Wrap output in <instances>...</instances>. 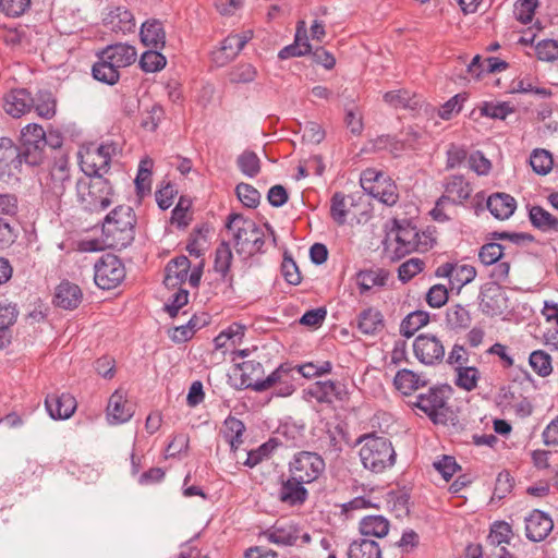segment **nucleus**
I'll return each mask as SVG.
<instances>
[{
  "instance_id": "obj_1",
  "label": "nucleus",
  "mask_w": 558,
  "mask_h": 558,
  "mask_svg": "<svg viewBox=\"0 0 558 558\" xmlns=\"http://www.w3.org/2000/svg\"><path fill=\"white\" fill-rule=\"evenodd\" d=\"M136 217L130 206H118L110 211L102 225V232L108 246L122 250L135 238Z\"/></svg>"
},
{
  "instance_id": "obj_2",
  "label": "nucleus",
  "mask_w": 558,
  "mask_h": 558,
  "mask_svg": "<svg viewBox=\"0 0 558 558\" xmlns=\"http://www.w3.org/2000/svg\"><path fill=\"white\" fill-rule=\"evenodd\" d=\"M362 442L360 458L365 469L380 473L396 462V451L391 441L374 434L364 435L359 439Z\"/></svg>"
},
{
  "instance_id": "obj_3",
  "label": "nucleus",
  "mask_w": 558,
  "mask_h": 558,
  "mask_svg": "<svg viewBox=\"0 0 558 558\" xmlns=\"http://www.w3.org/2000/svg\"><path fill=\"white\" fill-rule=\"evenodd\" d=\"M76 193L86 210L100 211L111 204L112 186L102 175L83 177L76 181Z\"/></svg>"
},
{
  "instance_id": "obj_4",
  "label": "nucleus",
  "mask_w": 558,
  "mask_h": 558,
  "mask_svg": "<svg viewBox=\"0 0 558 558\" xmlns=\"http://www.w3.org/2000/svg\"><path fill=\"white\" fill-rule=\"evenodd\" d=\"M72 186L69 158L64 155L54 158V162L46 178L43 196L53 209L61 208V199Z\"/></svg>"
},
{
  "instance_id": "obj_5",
  "label": "nucleus",
  "mask_w": 558,
  "mask_h": 558,
  "mask_svg": "<svg viewBox=\"0 0 558 558\" xmlns=\"http://www.w3.org/2000/svg\"><path fill=\"white\" fill-rule=\"evenodd\" d=\"M21 151L27 166H39L45 159L46 132L41 125L31 123L22 130Z\"/></svg>"
},
{
  "instance_id": "obj_6",
  "label": "nucleus",
  "mask_w": 558,
  "mask_h": 558,
  "mask_svg": "<svg viewBox=\"0 0 558 558\" xmlns=\"http://www.w3.org/2000/svg\"><path fill=\"white\" fill-rule=\"evenodd\" d=\"M361 186L365 192L387 206H392L398 202L399 195L395 182L373 169L363 171Z\"/></svg>"
},
{
  "instance_id": "obj_7",
  "label": "nucleus",
  "mask_w": 558,
  "mask_h": 558,
  "mask_svg": "<svg viewBox=\"0 0 558 558\" xmlns=\"http://www.w3.org/2000/svg\"><path fill=\"white\" fill-rule=\"evenodd\" d=\"M95 283L104 290H110L119 286L125 277V268L114 254H105L94 266Z\"/></svg>"
},
{
  "instance_id": "obj_8",
  "label": "nucleus",
  "mask_w": 558,
  "mask_h": 558,
  "mask_svg": "<svg viewBox=\"0 0 558 558\" xmlns=\"http://www.w3.org/2000/svg\"><path fill=\"white\" fill-rule=\"evenodd\" d=\"M325 461L316 452L301 451L295 454L290 465V472L294 480L306 484L316 481L325 471Z\"/></svg>"
},
{
  "instance_id": "obj_9",
  "label": "nucleus",
  "mask_w": 558,
  "mask_h": 558,
  "mask_svg": "<svg viewBox=\"0 0 558 558\" xmlns=\"http://www.w3.org/2000/svg\"><path fill=\"white\" fill-rule=\"evenodd\" d=\"M24 156L19 146L9 137L0 138V180L9 182L19 180Z\"/></svg>"
},
{
  "instance_id": "obj_10",
  "label": "nucleus",
  "mask_w": 558,
  "mask_h": 558,
  "mask_svg": "<svg viewBox=\"0 0 558 558\" xmlns=\"http://www.w3.org/2000/svg\"><path fill=\"white\" fill-rule=\"evenodd\" d=\"M415 357L425 365H435L445 357V345L435 335L421 333L413 342Z\"/></svg>"
},
{
  "instance_id": "obj_11",
  "label": "nucleus",
  "mask_w": 558,
  "mask_h": 558,
  "mask_svg": "<svg viewBox=\"0 0 558 558\" xmlns=\"http://www.w3.org/2000/svg\"><path fill=\"white\" fill-rule=\"evenodd\" d=\"M228 230L233 231L234 245L238 252H246L254 239L258 234L259 227L251 219L244 218L240 214H231L226 223Z\"/></svg>"
},
{
  "instance_id": "obj_12",
  "label": "nucleus",
  "mask_w": 558,
  "mask_h": 558,
  "mask_svg": "<svg viewBox=\"0 0 558 558\" xmlns=\"http://www.w3.org/2000/svg\"><path fill=\"white\" fill-rule=\"evenodd\" d=\"M413 404L428 415L434 423L445 422L446 415L442 410L446 399L442 389L429 388L426 393L418 395Z\"/></svg>"
},
{
  "instance_id": "obj_13",
  "label": "nucleus",
  "mask_w": 558,
  "mask_h": 558,
  "mask_svg": "<svg viewBox=\"0 0 558 558\" xmlns=\"http://www.w3.org/2000/svg\"><path fill=\"white\" fill-rule=\"evenodd\" d=\"M117 151L118 147L114 143H105L93 150H88L82 161L86 169H90V172L86 171V173L90 177L102 175L100 172L108 171L111 158Z\"/></svg>"
},
{
  "instance_id": "obj_14",
  "label": "nucleus",
  "mask_w": 558,
  "mask_h": 558,
  "mask_svg": "<svg viewBox=\"0 0 558 558\" xmlns=\"http://www.w3.org/2000/svg\"><path fill=\"white\" fill-rule=\"evenodd\" d=\"M305 393L319 403L328 404L343 401L348 395L343 384L332 380L315 381L305 390Z\"/></svg>"
},
{
  "instance_id": "obj_15",
  "label": "nucleus",
  "mask_w": 558,
  "mask_h": 558,
  "mask_svg": "<svg viewBox=\"0 0 558 558\" xmlns=\"http://www.w3.org/2000/svg\"><path fill=\"white\" fill-rule=\"evenodd\" d=\"M393 223L396 227L397 254L405 255L421 248L420 233L415 226L407 220H395Z\"/></svg>"
},
{
  "instance_id": "obj_16",
  "label": "nucleus",
  "mask_w": 558,
  "mask_h": 558,
  "mask_svg": "<svg viewBox=\"0 0 558 558\" xmlns=\"http://www.w3.org/2000/svg\"><path fill=\"white\" fill-rule=\"evenodd\" d=\"M34 98L26 88H16L7 93L3 97V109L12 118H21L31 111Z\"/></svg>"
},
{
  "instance_id": "obj_17",
  "label": "nucleus",
  "mask_w": 558,
  "mask_h": 558,
  "mask_svg": "<svg viewBox=\"0 0 558 558\" xmlns=\"http://www.w3.org/2000/svg\"><path fill=\"white\" fill-rule=\"evenodd\" d=\"M444 190L445 193L441 196L447 197L451 205H462L470 198L473 192L470 182L460 174L447 177L444 181Z\"/></svg>"
},
{
  "instance_id": "obj_18",
  "label": "nucleus",
  "mask_w": 558,
  "mask_h": 558,
  "mask_svg": "<svg viewBox=\"0 0 558 558\" xmlns=\"http://www.w3.org/2000/svg\"><path fill=\"white\" fill-rule=\"evenodd\" d=\"M554 523L549 515L541 510H534L525 519V535L532 542L544 541L553 531Z\"/></svg>"
},
{
  "instance_id": "obj_19",
  "label": "nucleus",
  "mask_w": 558,
  "mask_h": 558,
  "mask_svg": "<svg viewBox=\"0 0 558 558\" xmlns=\"http://www.w3.org/2000/svg\"><path fill=\"white\" fill-rule=\"evenodd\" d=\"M251 38H252L251 32H248L247 34H243V35H240V34L229 35L221 43L220 49L213 53L214 61L219 65H223V64L230 62L238 56V53L244 48V46Z\"/></svg>"
},
{
  "instance_id": "obj_20",
  "label": "nucleus",
  "mask_w": 558,
  "mask_h": 558,
  "mask_svg": "<svg viewBox=\"0 0 558 558\" xmlns=\"http://www.w3.org/2000/svg\"><path fill=\"white\" fill-rule=\"evenodd\" d=\"M45 405L53 420H65L75 412L76 401L72 395L66 392L52 393L46 397Z\"/></svg>"
},
{
  "instance_id": "obj_21",
  "label": "nucleus",
  "mask_w": 558,
  "mask_h": 558,
  "mask_svg": "<svg viewBox=\"0 0 558 558\" xmlns=\"http://www.w3.org/2000/svg\"><path fill=\"white\" fill-rule=\"evenodd\" d=\"M504 304V292L497 282H486L481 287L480 305L485 314H500L502 312Z\"/></svg>"
},
{
  "instance_id": "obj_22",
  "label": "nucleus",
  "mask_w": 558,
  "mask_h": 558,
  "mask_svg": "<svg viewBox=\"0 0 558 558\" xmlns=\"http://www.w3.org/2000/svg\"><path fill=\"white\" fill-rule=\"evenodd\" d=\"M98 54H100L102 59L112 63V65L118 70L134 63L137 56L135 48L126 44L107 46Z\"/></svg>"
},
{
  "instance_id": "obj_23",
  "label": "nucleus",
  "mask_w": 558,
  "mask_h": 558,
  "mask_svg": "<svg viewBox=\"0 0 558 558\" xmlns=\"http://www.w3.org/2000/svg\"><path fill=\"white\" fill-rule=\"evenodd\" d=\"M134 414L132 405L120 390H116L109 398L107 405V420L110 424L128 422Z\"/></svg>"
},
{
  "instance_id": "obj_24",
  "label": "nucleus",
  "mask_w": 558,
  "mask_h": 558,
  "mask_svg": "<svg viewBox=\"0 0 558 558\" xmlns=\"http://www.w3.org/2000/svg\"><path fill=\"white\" fill-rule=\"evenodd\" d=\"M191 268L190 259L184 256H178L171 259L166 266V276L163 283L167 288H177L187 279L189 270Z\"/></svg>"
},
{
  "instance_id": "obj_25",
  "label": "nucleus",
  "mask_w": 558,
  "mask_h": 558,
  "mask_svg": "<svg viewBox=\"0 0 558 558\" xmlns=\"http://www.w3.org/2000/svg\"><path fill=\"white\" fill-rule=\"evenodd\" d=\"M102 21L105 26L116 33H130L135 27L133 14L121 7L109 9Z\"/></svg>"
},
{
  "instance_id": "obj_26",
  "label": "nucleus",
  "mask_w": 558,
  "mask_h": 558,
  "mask_svg": "<svg viewBox=\"0 0 558 558\" xmlns=\"http://www.w3.org/2000/svg\"><path fill=\"white\" fill-rule=\"evenodd\" d=\"M486 207L495 218L505 220L513 215L517 202L507 193H494L488 197Z\"/></svg>"
},
{
  "instance_id": "obj_27",
  "label": "nucleus",
  "mask_w": 558,
  "mask_h": 558,
  "mask_svg": "<svg viewBox=\"0 0 558 558\" xmlns=\"http://www.w3.org/2000/svg\"><path fill=\"white\" fill-rule=\"evenodd\" d=\"M304 482L291 477L283 481L279 489V500L290 506L302 505L307 498V490L304 488Z\"/></svg>"
},
{
  "instance_id": "obj_28",
  "label": "nucleus",
  "mask_w": 558,
  "mask_h": 558,
  "mask_svg": "<svg viewBox=\"0 0 558 558\" xmlns=\"http://www.w3.org/2000/svg\"><path fill=\"white\" fill-rule=\"evenodd\" d=\"M82 291L77 284L61 282L54 293V304L64 310H74L82 301Z\"/></svg>"
},
{
  "instance_id": "obj_29",
  "label": "nucleus",
  "mask_w": 558,
  "mask_h": 558,
  "mask_svg": "<svg viewBox=\"0 0 558 558\" xmlns=\"http://www.w3.org/2000/svg\"><path fill=\"white\" fill-rule=\"evenodd\" d=\"M141 40L153 49H162L166 44V32L162 23L158 20H149L143 23L141 27Z\"/></svg>"
},
{
  "instance_id": "obj_30",
  "label": "nucleus",
  "mask_w": 558,
  "mask_h": 558,
  "mask_svg": "<svg viewBox=\"0 0 558 558\" xmlns=\"http://www.w3.org/2000/svg\"><path fill=\"white\" fill-rule=\"evenodd\" d=\"M385 327L383 314L373 307L362 311L357 319V328L364 335H377Z\"/></svg>"
},
{
  "instance_id": "obj_31",
  "label": "nucleus",
  "mask_w": 558,
  "mask_h": 558,
  "mask_svg": "<svg viewBox=\"0 0 558 558\" xmlns=\"http://www.w3.org/2000/svg\"><path fill=\"white\" fill-rule=\"evenodd\" d=\"M427 379L410 369H400L393 379L396 388L403 395H411L427 385Z\"/></svg>"
},
{
  "instance_id": "obj_32",
  "label": "nucleus",
  "mask_w": 558,
  "mask_h": 558,
  "mask_svg": "<svg viewBox=\"0 0 558 558\" xmlns=\"http://www.w3.org/2000/svg\"><path fill=\"white\" fill-rule=\"evenodd\" d=\"M390 523L383 515H367L360 521V532L364 536L381 538L389 532Z\"/></svg>"
},
{
  "instance_id": "obj_33",
  "label": "nucleus",
  "mask_w": 558,
  "mask_h": 558,
  "mask_svg": "<svg viewBox=\"0 0 558 558\" xmlns=\"http://www.w3.org/2000/svg\"><path fill=\"white\" fill-rule=\"evenodd\" d=\"M267 539L278 545H296L299 530L290 524H276L265 533Z\"/></svg>"
},
{
  "instance_id": "obj_34",
  "label": "nucleus",
  "mask_w": 558,
  "mask_h": 558,
  "mask_svg": "<svg viewBox=\"0 0 558 558\" xmlns=\"http://www.w3.org/2000/svg\"><path fill=\"white\" fill-rule=\"evenodd\" d=\"M348 558H381V550L377 542L361 538L350 544Z\"/></svg>"
},
{
  "instance_id": "obj_35",
  "label": "nucleus",
  "mask_w": 558,
  "mask_h": 558,
  "mask_svg": "<svg viewBox=\"0 0 558 558\" xmlns=\"http://www.w3.org/2000/svg\"><path fill=\"white\" fill-rule=\"evenodd\" d=\"M529 218L535 228L544 232H558V219L541 206H532L529 211Z\"/></svg>"
},
{
  "instance_id": "obj_36",
  "label": "nucleus",
  "mask_w": 558,
  "mask_h": 558,
  "mask_svg": "<svg viewBox=\"0 0 558 558\" xmlns=\"http://www.w3.org/2000/svg\"><path fill=\"white\" fill-rule=\"evenodd\" d=\"M388 279V272L383 269L361 270L356 274V283L361 293L369 291L373 287H383Z\"/></svg>"
},
{
  "instance_id": "obj_37",
  "label": "nucleus",
  "mask_w": 558,
  "mask_h": 558,
  "mask_svg": "<svg viewBox=\"0 0 558 558\" xmlns=\"http://www.w3.org/2000/svg\"><path fill=\"white\" fill-rule=\"evenodd\" d=\"M98 56V61L93 65L92 73L95 80L108 84L114 85L120 78V70H118L112 63Z\"/></svg>"
},
{
  "instance_id": "obj_38",
  "label": "nucleus",
  "mask_w": 558,
  "mask_h": 558,
  "mask_svg": "<svg viewBox=\"0 0 558 558\" xmlns=\"http://www.w3.org/2000/svg\"><path fill=\"white\" fill-rule=\"evenodd\" d=\"M429 314L424 311H415L407 315L400 325V332L407 338H411L418 329L427 325Z\"/></svg>"
},
{
  "instance_id": "obj_39",
  "label": "nucleus",
  "mask_w": 558,
  "mask_h": 558,
  "mask_svg": "<svg viewBox=\"0 0 558 558\" xmlns=\"http://www.w3.org/2000/svg\"><path fill=\"white\" fill-rule=\"evenodd\" d=\"M384 100L396 109L402 108L414 110L418 105L416 97L405 89L387 92L384 95Z\"/></svg>"
},
{
  "instance_id": "obj_40",
  "label": "nucleus",
  "mask_w": 558,
  "mask_h": 558,
  "mask_svg": "<svg viewBox=\"0 0 558 558\" xmlns=\"http://www.w3.org/2000/svg\"><path fill=\"white\" fill-rule=\"evenodd\" d=\"M530 165L535 173L545 175L553 169L554 159L548 150L536 148L531 153Z\"/></svg>"
},
{
  "instance_id": "obj_41",
  "label": "nucleus",
  "mask_w": 558,
  "mask_h": 558,
  "mask_svg": "<svg viewBox=\"0 0 558 558\" xmlns=\"http://www.w3.org/2000/svg\"><path fill=\"white\" fill-rule=\"evenodd\" d=\"M446 320L451 329H466L471 325L469 311L460 304L447 308Z\"/></svg>"
},
{
  "instance_id": "obj_42",
  "label": "nucleus",
  "mask_w": 558,
  "mask_h": 558,
  "mask_svg": "<svg viewBox=\"0 0 558 558\" xmlns=\"http://www.w3.org/2000/svg\"><path fill=\"white\" fill-rule=\"evenodd\" d=\"M457 378L456 385L466 391H472L476 388L480 379V372L474 366H458L456 367Z\"/></svg>"
},
{
  "instance_id": "obj_43",
  "label": "nucleus",
  "mask_w": 558,
  "mask_h": 558,
  "mask_svg": "<svg viewBox=\"0 0 558 558\" xmlns=\"http://www.w3.org/2000/svg\"><path fill=\"white\" fill-rule=\"evenodd\" d=\"M239 367L242 372V385L254 390V384L260 381V376L264 373L263 365L257 361L251 360L243 362Z\"/></svg>"
},
{
  "instance_id": "obj_44",
  "label": "nucleus",
  "mask_w": 558,
  "mask_h": 558,
  "mask_svg": "<svg viewBox=\"0 0 558 558\" xmlns=\"http://www.w3.org/2000/svg\"><path fill=\"white\" fill-rule=\"evenodd\" d=\"M232 258L233 256L230 244L222 241L216 248L214 263L215 270L219 272L222 278L228 275Z\"/></svg>"
},
{
  "instance_id": "obj_45",
  "label": "nucleus",
  "mask_w": 558,
  "mask_h": 558,
  "mask_svg": "<svg viewBox=\"0 0 558 558\" xmlns=\"http://www.w3.org/2000/svg\"><path fill=\"white\" fill-rule=\"evenodd\" d=\"M241 172L250 178H255L260 171V160L252 150H244L236 159Z\"/></svg>"
},
{
  "instance_id": "obj_46",
  "label": "nucleus",
  "mask_w": 558,
  "mask_h": 558,
  "mask_svg": "<svg viewBox=\"0 0 558 558\" xmlns=\"http://www.w3.org/2000/svg\"><path fill=\"white\" fill-rule=\"evenodd\" d=\"M348 206L347 197L341 192H336L330 199V217L338 226L347 222Z\"/></svg>"
},
{
  "instance_id": "obj_47",
  "label": "nucleus",
  "mask_w": 558,
  "mask_h": 558,
  "mask_svg": "<svg viewBox=\"0 0 558 558\" xmlns=\"http://www.w3.org/2000/svg\"><path fill=\"white\" fill-rule=\"evenodd\" d=\"M478 110L481 117L505 120L514 111V108L509 102H484Z\"/></svg>"
},
{
  "instance_id": "obj_48",
  "label": "nucleus",
  "mask_w": 558,
  "mask_h": 558,
  "mask_svg": "<svg viewBox=\"0 0 558 558\" xmlns=\"http://www.w3.org/2000/svg\"><path fill=\"white\" fill-rule=\"evenodd\" d=\"M33 108L39 117L51 119L56 114V100L50 93H39Z\"/></svg>"
},
{
  "instance_id": "obj_49",
  "label": "nucleus",
  "mask_w": 558,
  "mask_h": 558,
  "mask_svg": "<svg viewBox=\"0 0 558 558\" xmlns=\"http://www.w3.org/2000/svg\"><path fill=\"white\" fill-rule=\"evenodd\" d=\"M529 362L535 373L542 377L548 376L553 371L550 355L542 350L532 352Z\"/></svg>"
},
{
  "instance_id": "obj_50",
  "label": "nucleus",
  "mask_w": 558,
  "mask_h": 558,
  "mask_svg": "<svg viewBox=\"0 0 558 558\" xmlns=\"http://www.w3.org/2000/svg\"><path fill=\"white\" fill-rule=\"evenodd\" d=\"M167 61L165 56L157 49L145 51L140 60V65L145 72H156L165 68Z\"/></svg>"
},
{
  "instance_id": "obj_51",
  "label": "nucleus",
  "mask_w": 558,
  "mask_h": 558,
  "mask_svg": "<svg viewBox=\"0 0 558 558\" xmlns=\"http://www.w3.org/2000/svg\"><path fill=\"white\" fill-rule=\"evenodd\" d=\"M504 248L502 245L496 242L486 243L481 247L478 258L486 266L494 265L502 259Z\"/></svg>"
},
{
  "instance_id": "obj_52",
  "label": "nucleus",
  "mask_w": 558,
  "mask_h": 558,
  "mask_svg": "<svg viewBox=\"0 0 558 558\" xmlns=\"http://www.w3.org/2000/svg\"><path fill=\"white\" fill-rule=\"evenodd\" d=\"M238 198L248 208H255L259 204L260 194L251 184L239 183L235 187Z\"/></svg>"
},
{
  "instance_id": "obj_53",
  "label": "nucleus",
  "mask_w": 558,
  "mask_h": 558,
  "mask_svg": "<svg viewBox=\"0 0 558 558\" xmlns=\"http://www.w3.org/2000/svg\"><path fill=\"white\" fill-rule=\"evenodd\" d=\"M289 377L290 369L286 368L283 365H280L266 379H260V381L254 384V390L258 392L265 391L276 384H281L286 378Z\"/></svg>"
},
{
  "instance_id": "obj_54",
  "label": "nucleus",
  "mask_w": 558,
  "mask_h": 558,
  "mask_svg": "<svg viewBox=\"0 0 558 558\" xmlns=\"http://www.w3.org/2000/svg\"><path fill=\"white\" fill-rule=\"evenodd\" d=\"M425 263L421 258H410L398 268V277L402 282L410 281L424 269Z\"/></svg>"
},
{
  "instance_id": "obj_55",
  "label": "nucleus",
  "mask_w": 558,
  "mask_h": 558,
  "mask_svg": "<svg viewBox=\"0 0 558 558\" xmlns=\"http://www.w3.org/2000/svg\"><path fill=\"white\" fill-rule=\"evenodd\" d=\"M535 52L539 60L553 62L558 59V41L544 39L536 44Z\"/></svg>"
},
{
  "instance_id": "obj_56",
  "label": "nucleus",
  "mask_w": 558,
  "mask_h": 558,
  "mask_svg": "<svg viewBox=\"0 0 558 558\" xmlns=\"http://www.w3.org/2000/svg\"><path fill=\"white\" fill-rule=\"evenodd\" d=\"M512 530L507 522H496L490 530L488 541L492 545L499 546L502 543L509 544Z\"/></svg>"
},
{
  "instance_id": "obj_57",
  "label": "nucleus",
  "mask_w": 558,
  "mask_h": 558,
  "mask_svg": "<svg viewBox=\"0 0 558 558\" xmlns=\"http://www.w3.org/2000/svg\"><path fill=\"white\" fill-rule=\"evenodd\" d=\"M537 5L538 0H518L514 5V14L520 22L530 23Z\"/></svg>"
},
{
  "instance_id": "obj_58",
  "label": "nucleus",
  "mask_w": 558,
  "mask_h": 558,
  "mask_svg": "<svg viewBox=\"0 0 558 558\" xmlns=\"http://www.w3.org/2000/svg\"><path fill=\"white\" fill-rule=\"evenodd\" d=\"M476 277V269L471 265H457L452 280V288L454 286L461 289L463 286L470 283Z\"/></svg>"
},
{
  "instance_id": "obj_59",
  "label": "nucleus",
  "mask_w": 558,
  "mask_h": 558,
  "mask_svg": "<svg viewBox=\"0 0 558 558\" xmlns=\"http://www.w3.org/2000/svg\"><path fill=\"white\" fill-rule=\"evenodd\" d=\"M189 302V291L184 289H179L169 300L168 303L165 304V311L171 316L175 317L180 310L185 306Z\"/></svg>"
},
{
  "instance_id": "obj_60",
  "label": "nucleus",
  "mask_w": 558,
  "mask_h": 558,
  "mask_svg": "<svg viewBox=\"0 0 558 558\" xmlns=\"http://www.w3.org/2000/svg\"><path fill=\"white\" fill-rule=\"evenodd\" d=\"M31 5V0H0V11L8 16H20Z\"/></svg>"
},
{
  "instance_id": "obj_61",
  "label": "nucleus",
  "mask_w": 558,
  "mask_h": 558,
  "mask_svg": "<svg viewBox=\"0 0 558 558\" xmlns=\"http://www.w3.org/2000/svg\"><path fill=\"white\" fill-rule=\"evenodd\" d=\"M448 301V290L442 284H435L426 293V302L430 307L439 308Z\"/></svg>"
},
{
  "instance_id": "obj_62",
  "label": "nucleus",
  "mask_w": 558,
  "mask_h": 558,
  "mask_svg": "<svg viewBox=\"0 0 558 558\" xmlns=\"http://www.w3.org/2000/svg\"><path fill=\"white\" fill-rule=\"evenodd\" d=\"M513 478L507 471L500 472L496 478L494 497L502 499L512 490Z\"/></svg>"
},
{
  "instance_id": "obj_63",
  "label": "nucleus",
  "mask_w": 558,
  "mask_h": 558,
  "mask_svg": "<svg viewBox=\"0 0 558 558\" xmlns=\"http://www.w3.org/2000/svg\"><path fill=\"white\" fill-rule=\"evenodd\" d=\"M256 77V70L251 64H241L236 66L230 73V80L233 83H250L253 82Z\"/></svg>"
},
{
  "instance_id": "obj_64",
  "label": "nucleus",
  "mask_w": 558,
  "mask_h": 558,
  "mask_svg": "<svg viewBox=\"0 0 558 558\" xmlns=\"http://www.w3.org/2000/svg\"><path fill=\"white\" fill-rule=\"evenodd\" d=\"M19 211V199L15 194L0 193V215L13 217Z\"/></svg>"
}]
</instances>
